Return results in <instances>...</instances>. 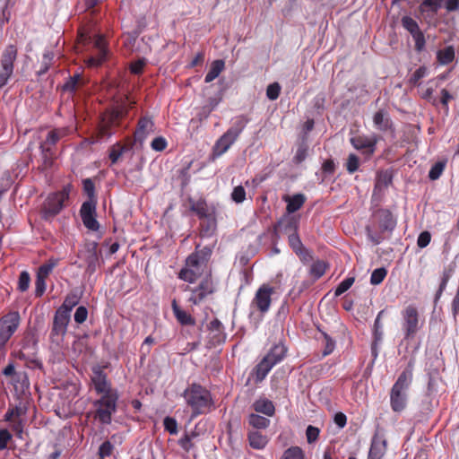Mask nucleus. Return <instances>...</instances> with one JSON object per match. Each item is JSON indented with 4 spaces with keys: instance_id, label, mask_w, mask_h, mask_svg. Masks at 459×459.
I'll use <instances>...</instances> for the list:
<instances>
[{
    "instance_id": "nucleus-1",
    "label": "nucleus",
    "mask_w": 459,
    "mask_h": 459,
    "mask_svg": "<svg viewBox=\"0 0 459 459\" xmlns=\"http://www.w3.org/2000/svg\"><path fill=\"white\" fill-rule=\"evenodd\" d=\"M412 377V366L409 364L393 385L390 391V406L394 412H402L406 408Z\"/></svg>"
},
{
    "instance_id": "nucleus-2",
    "label": "nucleus",
    "mask_w": 459,
    "mask_h": 459,
    "mask_svg": "<svg viewBox=\"0 0 459 459\" xmlns=\"http://www.w3.org/2000/svg\"><path fill=\"white\" fill-rule=\"evenodd\" d=\"M184 397L195 416L204 413L212 405L210 392L197 384H193L186 388L184 392Z\"/></svg>"
},
{
    "instance_id": "nucleus-3",
    "label": "nucleus",
    "mask_w": 459,
    "mask_h": 459,
    "mask_svg": "<svg viewBox=\"0 0 459 459\" xmlns=\"http://www.w3.org/2000/svg\"><path fill=\"white\" fill-rule=\"evenodd\" d=\"M247 124V119L244 117H236L232 126L215 143L212 149V155L214 157H220L225 153L238 138Z\"/></svg>"
},
{
    "instance_id": "nucleus-4",
    "label": "nucleus",
    "mask_w": 459,
    "mask_h": 459,
    "mask_svg": "<svg viewBox=\"0 0 459 459\" xmlns=\"http://www.w3.org/2000/svg\"><path fill=\"white\" fill-rule=\"evenodd\" d=\"M118 394L101 395L93 402L94 419L103 425H108L112 421V416L117 411Z\"/></svg>"
},
{
    "instance_id": "nucleus-5",
    "label": "nucleus",
    "mask_w": 459,
    "mask_h": 459,
    "mask_svg": "<svg viewBox=\"0 0 459 459\" xmlns=\"http://www.w3.org/2000/svg\"><path fill=\"white\" fill-rule=\"evenodd\" d=\"M71 190L72 185L68 184L61 191L48 195L42 208L44 220L49 221L62 211L65 202L69 198Z\"/></svg>"
},
{
    "instance_id": "nucleus-6",
    "label": "nucleus",
    "mask_w": 459,
    "mask_h": 459,
    "mask_svg": "<svg viewBox=\"0 0 459 459\" xmlns=\"http://www.w3.org/2000/svg\"><path fill=\"white\" fill-rule=\"evenodd\" d=\"M123 116L124 110L121 108L105 113L98 126L96 136L89 139V143H95L103 139L109 138L114 134L113 127L119 125V120Z\"/></svg>"
},
{
    "instance_id": "nucleus-7",
    "label": "nucleus",
    "mask_w": 459,
    "mask_h": 459,
    "mask_svg": "<svg viewBox=\"0 0 459 459\" xmlns=\"http://www.w3.org/2000/svg\"><path fill=\"white\" fill-rule=\"evenodd\" d=\"M18 48L13 44L7 45L0 54V90L7 85L13 75L14 62L17 59Z\"/></svg>"
},
{
    "instance_id": "nucleus-8",
    "label": "nucleus",
    "mask_w": 459,
    "mask_h": 459,
    "mask_svg": "<svg viewBox=\"0 0 459 459\" xmlns=\"http://www.w3.org/2000/svg\"><path fill=\"white\" fill-rule=\"evenodd\" d=\"M21 324L18 311H10L0 317V352H5L9 340L15 333Z\"/></svg>"
},
{
    "instance_id": "nucleus-9",
    "label": "nucleus",
    "mask_w": 459,
    "mask_h": 459,
    "mask_svg": "<svg viewBox=\"0 0 459 459\" xmlns=\"http://www.w3.org/2000/svg\"><path fill=\"white\" fill-rule=\"evenodd\" d=\"M274 293V288L267 283L262 284L250 303V308L259 312L261 316L265 315L271 307L272 295Z\"/></svg>"
},
{
    "instance_id": "nucleus-10",
    "label": "nucleus",
    "mask_w": 459,
    "mask_h": 459,
    "mask_svg": "<svg viewBox=\"0 0 459 459\" xmlns=\"http://www.w3.org/2000/svg\"><path fill=\"white\" fill-rule=\"evenodd\" d=\"M91 380L94 390L98 394L107 395L110 394H118L116 389L112 388L111 383L108 381V376L104 372L103 368L99 365L92 367Z\"/></svg>"
},
{
    "instance_id": "nucleus-11",
    "label": "nucleus",
    "mask_w": 459,
    "mask_h": 459,
    "mask_svg": "<svg viewBox=\"0 0 459 459\" xmlns=\"http://www.w3.org/2000/svg\"><path fill=\"white\" fill-rule=\"evenodd\" d=\"M70 316L63 314L62 311H56L49 335V339L52 343L59 345L63 342L64 337L67 332V326L70 322Z\"/></svg>"
},
{
    "instance_id": "nucleus-12",
    "label": "nucleus",
    "mask_w": 459,
    "mask_h": 459,
    "mask_svg": "<svg viewBox=\"0 0 459 459\" xmlns=\"http://www.w3.org/2000/svg\"><path fill=\"white\" fill-rule=\"evenodd\" d=\"M403 330L405 339H411L418 332L419 326V314L413 306H408L403 312Z\"/></svg>"
},
{
    "instance_id": "nucleus-13",
    "label": "nucleus",
    "mask_w": 459,
    "mask_h": 459,
    "mask_svg": "<svg viewBox=\"0 0 459 459\" xmlns=\"http://www.w3.org/2000/svg\"><path fill=\"white\" fill-rule=\"evenodd\" d=\"M60 141V138L54 133L49 131L44 142L40 143L39 149L44 168H49L53 163L55 156L54 147Z\"/></svg>"
},
{
    "instance_id": "nucleus-14",
    "label": "nucleus",
    "mask_w": 459,
    "mask_h": 459,
    "mask_svg": "<svg viewBox=\"0 0 459 459\" xmlns=\"http://www.w3.org/2000/svg\"><path fill=\"white\" fill-rule=\"evenodd\" d=\"M96 204L91 201H84L80 209L83 225L92 231H97L100 229V223L96 220Z\"/></svg>"
},
{
    "instance_id": "nucleus-15",
    "label": "nucleus",
    "mask_w": 459,
    "mask_h": 459,
    "mask_svg": "<svg viewBox=\"0 0 459 459\" xmlns=\"http://www.w3.org/2000/svg\"><path fill=\"white\" fill-rule=\"evenodd\" d=\"M82 257L87 264L86 272L90 274L95 273L99 264L98 244L94 241L86 243Z\"/></svg>"
},
{
    "instance_id": "nucleus-16",
    "label": "nucleus",
    "mask_w": 459,
    "mask_h": 459,
    "mask_svg": "<svg viewBox=\"0 0 459 459\" xmlns=\"http://www.w3.org/2000/svg\"><path fill=\"white\" fill-rule=\"evenodd\" d=\"M214 291L212 281L206 277L204 278L198 287L192 290L191 296L188 300L196 305L200 303L204 299H205L208 295L212 294Z\"/></svg>"
},
{
    "instance_id": "nucleus-17",
    "label": "nucleus",
    "mask_w": 459,
    "mask_h": 459,
    "mask_svg": "<svg viewBox=\"0 0 459 459\" xmlns=\"http://www.w3.org/2000/svg\"><path fill=\"white\" fill-rule=\"evenodd\" d=\"M190 210L195 212L200 220L207 219L216 215V208L214 205H209L204 199L195 201L188 199Z\"/></svg>"
},
{
    "instance_id": "nucleus-18",
    "label": "nucleus",
    "mask_w": 459,
    "mask_h": 459,
    "mask_svg": "<svg viewBox=\"0 0 459 459\" xmlns=\"http://www.w3.org/2000/svg\"><path fill=\"white\" fill-rule=\"evenodd\" d=\"M386 440L378 433H376L371 439L368 459H383L386 453Z\"/></svg>"
},
{
    "instance_id": "nucleus-19",
    "label": "nucleus",
    "mask_w": 459,
    "mask_h": 459,
    "mask_svg": "<svg viewBox=\"0 0 459 459\" xmlns=\"http://www.w3.org/2000/svg\"><path fill=\"white\" fill-rule=\"evenodd\" d=\"M153 132V121L147 117H141L138 121L137 128L134 132V142L139 143L142 145L147 136Z\"/></svg>"
},
{
    "instance_id": "nucleus-20",
    "label": "nucleus",
    "mask_w": 459,
    "mask_h": 459,
    "mask_svg": "<svg viewBox=\"0 0 459 459\" xmlns=\"http://www.w3.org/2000/svg\"><path fill=\"white\" fill-rule=\"evenodd\" d=\"M377 142L376 136L358 135L351 138V143L355 149L365 150L368 154L374 153Z\"/></svg>"
},
{
    "instance_id": "nucleus-21",
    "label": "nucleus",
    "mask_w": 459,
    "mask_h": 459,
    "mask_svg": "<svg viewBox=\"0 0 459 459\" xmlns=\"http://www.w3.org/2000/svg\"><path fill=\"white\" fill-rule=\"evenodd\" d=\"M94 45L97 48V54L88 58L87 64L89 66L97 67L100 65L107 56V49L105 46V40L102 37H97Z\"/></svg>"
},
{
    "instance_id": "nucleus-22",
    "label": "nucleus",
    "mask_w": 459,
    "mask_h": 459,
    "mask_svg": "<svg viewBox=\"0 0 459 459\" xmlns=\"http://www.w3.org/2000/svg\"><path fill=\"white\" fill-rule=\"evenodd\" d=\"M299 218L296 216L286 215L282 217L273 228L274 234H277L279 229L282 230L285 233H298Z\"/></svg>"
},
{
    "instance_id": "nucleus-23",
    "label": "nucleus",
    "mask_w": 459,
    "mask_h": 459,
    "mask_svg": "<svg viewBox=\"0 0 459 459\" xmlns=\"http://www.w3.org/2000/svg\"><path fill=\"white\" fill-rule=\"evenodd\" d=\"M273 368V363H270L264 357L261 361L253 368L250 377L255 378V383H261Z\"/></svg>"
},
{
    "instance_id": "nucleus-24",
    "label": "nucleus",
    "mask_w": 459,
    "mask_h": 459,
    "mask_svg": "<svg viewBox=\"0 0 459 459\" xmlns=\"http://www.w3.org/2000/svg\"><path fill=\"white\" fill-rule=\"evenodd\" d=\"M373 123L375 127L382 132L390 130L393 127V122L385 109H379L374 114Z\"/></svg>"
},
{
    "instance_id": "nucleus-25",
    "label": "nucleus",
    "mask_w": 459,
    "mask_h": 459,
    "mask_svg": "<svg viewBox=\"0 0 459 459\" xmlns=\"http://www.w3.org/2000/svg\"><path fill=\"white\" fill-rule=\"evenodd\" d=\"M210 333L212 334V340L213 344H219L225 341L226 334L224 333V327L221 322L215 318L208 325Z\"/></svg>"
},
{
    "instance_id": "nucleus-26",
    "label": "nucleus",
    "mask_w": 459,
    "mask_h": 459,
    "mask_svg": "<svg viewBox=\"0 0 459 459\" xmlns=\"http://www.w3.org/2000/svg\"><path fill=\"white\" fill-rule=\"evenodd\" d=\"M287 348L282 343L273 345L268 353L264 356L270 363H273V367L280 363L286 356Z\"/></svg>"
},
{
    "instance_id": "nucleus-27",
    "label": "nucleus",
    "mask_w": 459,
    "mask_h": 459,
    "mask_svg": "<svg viewBox=\"0 0 459 459\" xmlns=\"http://www.w3.org/2000/svg\"><path fill=\"white\" fill-rule=\"evenodd\" d=\"M379 228L382 231H392L395 225L396 221L392 212L388 210H381L378 212Z\"/></svg>"
},
{
    "instance_id": "nucleus-28",
    "label": "nucleus",
    "mask_w": 459,
    "mask_h": 459,
    "mask_svg": "<svg viewBox=\"0 0 459 459\" xmlns=\"http://www.w3.org/2000/svg\"><path fill=\"white\" fill-rule=\"evenodd\" d=\"M283 199L287 203V212L289 214H291L299 210L303 206L306 201V196L303 194H296L292 196H284Z\"/></svg>"
},
{
    "instance_id": "nucleus-29",
    "label": "nucleus",
    "mask_w": 459,
    "mask_h": 459,
    "mask_svg": "<svg viewBox=\"0 0 459 459\" xmlns=\"http://www.w3.org/2000/svg\"><path fill=\"white\" fill-rule=\"evenodd\" d=\"M171 307L177 320L183 325H194L195 321L190 314L182 310L178 305L177 300L173 299Z\"/></svg>"
},
{
    "instance_id": "nucleus-30",
    "label": "nucleus",
    "mask_w": 459,
    "mask_h": 459,
    "mask_svg": "<svg viewBox=\"0 0 459 459\" xmlns=\"http://www.w3.org/2000/svg\"><path fill=\"white\" fill-rule=\"evenodd\" d=\"M253 408L256 412L266 416H273L275 412V407L272 401L267 398H260L253 403Z\"/></svg>"
},
{
    "instance_id": "nucleus-31",
    "label": "nucleus",
    "mask_w": 459,
    "mask_h": 459,
    "mask_svg": "<svg viewBox=\"0 0 459 459\" xmlns=\"http://www.w3.org/2000/svg\"><path fill=\"white\" fill-rule=\"evenodd\" d=\"M200 223V234L202 237L209 238L212 237L217 229L216 215L209 217L207 219L201 220Z\"/></svg>"
},
{
    "instance_id": "nucleus-32",
    "label": "nucleus",
    "mask_w": 459,
    "mask_h": 459,
    "mask_svg": "<svg viewBox=\"0 0 459 459\" xmlns=\"http://www.w3.org/2000/svg\"><path fill=\"white\" fill-rule=\"evenodd\" d=\"M138 36L137 31L127 32L122 36L123 47L129 53L140 51L139 47L136 46Z\"/></svg>"
},
{
    "instance_id": "nucleus-33",
    "label": "nucleus",
    "mask_w": 459,
    "mask_h": 459,
    "mask_svg": "<svg viewBox=\"0 0 459 459\" xmlns=\"http://www.w3.org/2000/svg\"><path fill=\"white\" fill-rule=\"evenodd\" d=\"M248 441L251 447L255 449H263L267 445L268 438L259 431L255 430L248 433Z\"/></svg>"
},
{
    "instance_id": "nucleus-34",
    "label": "nucleus",
    "mask_w": 459,
    "mask_h": 459,
    "mask_svg": "<svg viewBox=\"0 0 459 459\" xmlns=\"http://www.w3.org/2000/svg\"><path fill=\"white\" fill-rule=\"evenodd\" d=\"M225 64L223 60L218 59L212 63L209 72L206 74L204 82H211L216 79L224 69Z\"/></svg>"
},
{
    "instance_id": "nucleus-35",
    "label": "nucleus",
    "mask_w": 459,
    "mask_h": 459,
    "mask_svg": "<svg viewBox=\"0 0 459 459\" xmlns=\"http://www.w3.org/2000/svg\"><path fill=\"white\" fill-rule=\"evenodd\" d=\"M335 170V164L333 160H326L322 165L320 173H316L320 183H323L328 177L333 176Z\"/></svg>"
},
{
    "instance_id": "nucleus-36",
    "label": "nucleus",
    "mask_w": 459,
    "mask_h": 459,
    "mask_svg": "<svg viewBox=\"0 0 459 459\" xmlns=\"http://www.w3.org/2000/svg\"><path fill=\"white\" fill-rule=\"evenodd\" d=\"M289 245L298 255H302V253L308 255V251L304 247L298 233L289 235Z\"/></svg>"
},
{
    "instance_id": "nucleus-37",
    "label": "nucleus",
    "mask_w": 459,
    "mask_h": 459,
    "mask_svg": "<svg viewBox=\"0 0 459 459\" xmlns=\"http://www.w3.org/2000/svg\"><path fill=\"white\" fill-rule=\"evenodd\" d=\"M248 423L254 429H264L269 426L270 420L264 416H261V415H258L255 413H251L248 417Z\"/></svg>"
},
{
    "instance_id": "nucleus-38",
    "label": "nucleus",
    "mask_w": 459,
    "mask_h": 459,
    "mask_svg": "<svg viewBox=\"0 0 459 459\" xmlns=\"http://www.w3.org/2000/svg\"><path fill=\"white\" fill-rule=\"evenodd\" d=\"M326 264L322 260H317L312 264L309 269V274L313 277V281L321 278L326 270Z\"/></svg>"
},
{
    "instance_id": "nucleus-39",
    "label": "nucleus",
    "mask_w": 459,
    "mask_h": 459,
    "mask_svg": "<svg viewBox=\"0 0 459 459\" xmlns=\"http://www.w3.org/2000/svg\"><path fill=\"white\" fill-rule=\"evenodd\" d=\"M78 298L75 295H68L64 303L56 309V311H62L63 314L71 316L72 309L77 305Z\"/></svg>"
},
{
    "instance_id": "nucleus-40",
    "label": "nucleus",
    "mask_w": 459,
    "mask_h": 459,
    "mask_svg": "<svg viewBox=\"0 0 459 459\" xmlns=\"http://www.w3.org/2000/svg\"><path fill=\"white\" fill-rule=\"evenodd\" d=\"M82 84V78L79 74L70 76L63 85V91L74 92Z\"/></svg>"
},
{
    "instance_id": "nucleus-41",
    "label": "nucleus",
    "mask_w": 459,
    "mask_h": 459,
    "mask_svg": "<svg viewBox=\"0 0 459 459\" xmlns=\"http://www.w3.org/2000/svg\"><path fill=\"white\" fill-rule=\"evenodd\" d=\"M455 58L454 48L449 46L437 52V60L442 65H448Z\"/></svg>"
},
{
    "instance_id": "nucleus-42",
    "label": "nucleus",
    "mask_w": 459,
    "mask_h": 459,
    "mask_svg": "<svg viewBox=\"0 0 459 459\" xmlns=\"http://www.w3.org/2000/svg\"><path fill=\"white\" fill-rule=\"evenodd\" d=\"M392 174L388 170L378 172L376 179V188L387 187L392 183Z\"/></svg>"
},
{
    "instance_id": "nucleus-43",
    "label": "nucleus",
    "mask_w": 459,
    "mask_h": 459,
    "mask_svg": "<svg viewBox=\"0 0 459 459\" xmlns=\"http://www.w3.org/2000/svg\"><path fill=\"white\" fill-rule=\"evenodd\" d=\"M83 191L88 196L87 201H91L93 204H97L95 196V186L91 178H85L82 180Z\"/></svg>"
},
{
    "instance_id": "nucleus-44",
    "label": "nucleus",
    "mask_w": 459,
    "mask_h": 459,
    "mask_svg": "<svg viewBox=\"0 0 459 459\" xmlns=\"http://www.w3.org/2000/svg\"><path fill=\"white\" fill-rule=\"evenodd\" d=\"M402 25L411 34L412 37L421 31L417 22L410 16L403 17Z\"/></svg>"
},
{
    "instance_id": "nucleus-45",
    "label": "nucleus",
    "mask_w": 459,
    "mask_h": 459,
    "mask_svg": "<svg viewBox=\"0 0 459 459\" xmlns=\"http://www.w3.org/2000/svg\"><path fill=\"white\" fill-rule=\"evenodd\" d=\"M305 455L299 446H291L283 452L281 459H304Z\"/></svg>"
},
{
    "instance_id": "nucleus-46",
    "label": "nucleus",
    "mask_w": 459,
    "mask_h": 459,
    "mask_svg": "<svg viewBox=\"0 0 459 459\" xmlns=\"http://www.w3.org/2000/svg\"><path fill=\"white\" fill-rule=\"evenodd\" d=\"M308 155V145L306 142H301L296 151V154L293 158L295 163L299 164L303 162Z\"/></svg>"
},
{
    "instance_id": "nucleus-47",
    "label": "nucleus",
    "mask_w": 459,
    "mask_h": 459,
    "mask_svg": "<svg viewBox=\"0 0 459 459\" xmlns=\"http://www.w3.org/2000/svg\"><path fill=\"white\" fill-rule=\"evenodd\" d=\"M126 147L124 145H121L119 143H115L111 146L109 151V159L111 160L112 164H115L117 162L119 158L123 155V153L126 152Z\"/></svg>"
},
{
    "instance_id": "nucleus-48",
    "label": "nucleus",
    "mask_w": 459,
    "mask_h": 459,
    "mask_svg": "<svg viewBox=\"0 0 459 459\" xmlns=\"http://www.w3.org/2000/svg\"><path fill=\"white\" fill-rule=\"evenodd\" d=\"M199 274L200 270H194L192 268L186 267L181 269L179 278L185 281L194 282Z\"/></svg>"
},
{
    "instance_id": "nucleus-49",
    "label": "nucleus",
    "mask_w": 459,
    "mask_h": 459,
    "mask_svg": "<svg viewBox=\"0 0 459 459\" xmlns=\"http://www.w3.org/2000/svg\"><path fill=\"white\" fill-rule=\"evenodd\" d=\"M54 57V55L52 52L50 51H46L43 55V58H42V62H41V66H40V69L37 72V74L39 76H41L43 74H45L50 65H51V62H52V59Z\"/></svg>"
},
{
    "instance_id": "nucleus-50",
    "label": "nucleus",
    "mask_w": 459,
    "mask_h": 459,
    "mask_svg": "<svg viewBox=\"0 0 459 459\" xmlns=\"http://www.w3.org/2000/svg\"><path fill=\"white\" fill-rule=\"evenodd\" d=\"M446 167L445 161H437L436 162L430 169L429 172V178L431 180H437L442 175Z\"/></svg>"
},
{
    "instance_id": "nucleus-51",
    "label": "nucleus",
    "mask_w": 459,
    "mask_h": 459,
    "mask_svg": "<svg viewBox=\"0 0 459 459\" xmlns=\"http://www.w3.org/2000/svg\"><path fill=\"white\" fill-rule=\"evenodd\" d=\"M386 274L387 271L384 267L375 269L370 276V283L372 285L380 284L385 278Z\"/></svg>"
},
{
    "instance_id": "nucleus-52",
    "label": "nucleus",
    "mask_w": 459,
    "mask_h": 459,
    "mask_svg": "<svg viewBox=\"0 0 459 459\" xmlns=\"http://www.w3.org/2000/svg\"><path fill=\"white\" fill-rule=\"evenodd\" d=\"M203 264H204V263H202V259L200 257L199 253L191 254L186 258V267L192 268L194 270H200L199 267Z\"/></svg>"
},
{
    "instance_id": "nucleus-53",
    "label": "nucleus",
    "mask_w": 459,
    "mask_h": 459,
    "mask_svg": "<svg viewBox=\"0 0 459 459\" xmlns=\"http://www.w3.org/2000/svg\"><path fill=\"white\" fill-rule=\"evenodd\" d=\"M384 310H381L375 320L374 323V340H377V342H382L383 339V331H382V324L380 322L381 316L384 314Z\"/></svg>"
},
{
    "instance_id": "nucleus-54",
    "label": "nucleus",
    "mask_w": 459,
    "mask_h": 459,
    "mask_svg": "<svg viewBox=\"0 0 459 459\" xmlns=\"http://www.w3.org/2000/svg\"><path fill=\"white\" fill-rule=\"evenodd\" d=\"M30 276L27 271H22L20 273L18 280V290L22 292L26 291L30 287Z\"/></svg>"
},
{
    "instance_id": "nucleus-55",
    "label": "nucleus",
    "mask_w": 459,
    "mask_h": 459,
    "mask_svg": "<svg viewBox=\"0 0 459 459\" xmlns=\"http://www.w3.org/2000/svg\"><path fill=\"white\" fill-rule=\"evenodd\" d=\"M354 283V278L353 277H348L344 279L342 281L339 283L337 288L335 289L334 295L336 297L341 296L342 293L347 291Z\"/></svg>"
},
{
    "instance_id": "nucleus-56",
    "label": "nucleus",
    "mask_w": 459,
    "mask_h": 459,
    "mask_svg": "<svg viewBox=\"0 0 459 459\" xmlns=\"http://www.w3.org/2000/svg\"><path fill=\"white\" fill-rule=\"evenodd\" d=\"M114 450V446L109 442L108 440L103 442L100 448H99V457L100 459H105L108 456H110L112 455V452Z\"/></svg>"
},
{
    "instance_id": "nucleus-57",
    "label": "nucleus",
    "mask_w": 459,
    "mask_h": 459,
    "mask_svg": "<svg viewBox=\"0 0 459 459\" xmlns=\"http://www.w3.org/2000/svg\"><path fill=\"white\" fill-rule=\"evenodd\" d=\"M322 335L324 337V351L323 355L327 356L331 354L335 348V342L325 332H322Z\"/></svg>"
},
{
    "instance_id": "nucleus-58",
    "label": "nucleus",
    "mask_w": 459,
    "mask_h": 459,
    "mask_svg": "<svg viewBox=\"0 0 459 459\" xmlns=\"http://www.w3.org/2000/svg\"><path fill=\"white\" fill-rule=\"evenodd\" d=\"M444 0H424L420 4V10L422 12L426 11V8H429L433 13H437V10L441 7Z\"/></svg>"
},
{
    "instance_id": "nucleus-59",
    "label": "nucleus",
    "mask_w": 459,
    "mask_h": 459,
    "mask_svg": "<svg viewBox=\"0 0 459 459\" xmlns=\"http://www.w3.org/2000/svg\"><path fill=\"white\" fill-rule=\"evenodd\" d=\"M359 165V159L357 155L351 153L349 155L346 162V169L350 174L358 170Z\"/></svg>"
},
{
    "instance_id": "nucleus-60",
    "label": "nucleus",
    "mask_w": 459,
    "mask_h": 459,
    "mask_svg": "<svg viewBox=\"0 0 459 459\" xmlns=\"http://www.w3.org/2000/svg\"><path fill=\"white\" fill-rule=\"evenodd\" d=\"M196 437L195 433L192 432L191 434L186 433L184 437H182L178 440L179 446L186 451L188 452L193 447L192 439Z\"/></svg>"
},
{
    "instance_id": "nucleus-61",
    "label": "nucleus",
    "mask_w": 459,
    "mask_h": 459,
    "mask_svg": "<svg viewBox=\"0 0 459 459\" xmlns=\"http://www.w3.org/2000/svg\"><path fill=\"white\" fill-rule=\"evenodd\" d=\"M231 199L237 204L243 203L246 199L245 188L242 186H235L231 193Z\"/></svg>"
},
{
    "instance_id": "nucleus-62",
    "label": "nucleus",
    "mask_w": 459,
    "mask_h": 459,
    "mask_svg": "<svg viewBox=\"0 0 459 459\" xmlns=\"http://www.w3.org/2000/svg\"><path fill=\"white\" fill-rule=\"evenodd\" d=\"M163 425L165 429L170 434V435H177L178 430V422L177 420L172 417H166L163 420Z\"/></svg>"
},
{
    "instance_id": "nucleus-63",
    "label": "nucleus",
    "mask_w": 459,
    "mask_h": 459,
    "mask_svg": "<svg viewBox=\"0 0 459 459\" xmlns=\"http://www.w3.org/2000/svg\"><path fill=\"white\" fill-rule=\"evenodd\" d=\"M281 92V86L278 82H273L268 85L266 89V96L271 100L278 99Z\"/></svg>"
},
{
    "instance_id": "nucleus-64",
    "label": "nucleus",
    "mask_w": 459,
    "mask_h": 459,
    "mask_svg": "<svg viewBox=\"0 0 459 459\" xmlns=\"http://www.w3.org/2000/svg\"><path fill=\"white\" fill-rule=\"evenodd\" d=\"M320 429L312 425L307 426L306 429V437L308 444L316 442L318 438Z\"/></svg>"
}]
</instances>
